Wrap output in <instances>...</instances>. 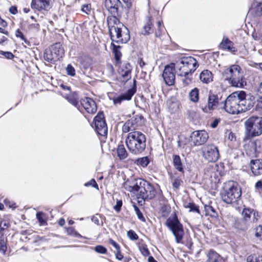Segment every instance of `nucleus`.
<instances>
[{
  "mask_svg": "<svg viewBox=\"0 0 262 262\" xmlns=\"http://www.w3.org/2000/svg\"><path fill=\"white\" fill-rule=\"evenodd\" d=\"M109 243L112 245L116 250H119L120 249V247L119 244L113 239H110Z\"/></svg>",
  "mask_w": 262,
  "mask_h": 262,
  "instance_id": "nucleus-61",
  "label": "nucleus"
},
{
  "mask_svg": "<svg viewBox=\"0 0 262 262\" xmlns=\"http://www.w3.org/2000/svg\"><path fill=\"white\" fill-rule=\"evenodd\" d=\"M150 162V160L148 157H144L142 158H138L136 160V163L140 165L143 167H146Z\"/></svg>",
  "mask_w": 262,
  "mask_h": 262,
  "instance_id": "nucleus-38",
  "label": "nucleus"
},
{
  "mask_svg": "<svg viewBox=\"0 0 262 262\" xmlns=\"http://www.w3.org/2000/svg\"><path fill=\"white\" fill-rule=\"evenodd\" d=\"M132 70V66L128 62L123 63L120 66L118 73L123 81L127 82L131 78Z\"/></svg>",
  "mask_w": 262,
  "mask_h": 262,
  "instance_id": "nucleus-20",
  "label": "nucleus"
},
{
  "mask_svg": "<svg viewBox=\"0 0 262 262\" xmlns=\"http://www.w3.org/2000/svg\"><path fill=\"white\" fill-rule=\"evenodd\" d=\"M9 12L12 14H16L17 13V8L16 6H12L9 8Z\"/></svg>",
  "mask_w": 262,
  "mask_h": 262,
  "instance_id": "nucleus-64",
  "label": "nucleus"
},
{
  "mask_svg": "<svg viewBox=\"0 0 262 262\" xmlns=\"http://www.w3.org/2000/svg\"><path fill=\"white\" fill-rule=\"evenodd\" d=\"M253 212V209L251 208H245L243 209L242 213L243 219L240 220V223L243 224V226L241 228L243 230H246L248 228L249 226V221Z\"/></svg>",
  "mask_w": 262,
  "mask_h": 262,
  "instance_id": "nucleus-21",
  "label": "nucleus"
},
{
  "mask_svg": "<svg viewBox=\"0 0 262 262\" xmlns=\"http://www.w3.org/2000/svg\"><path fill=\"white\" fill-rule=\"evenodd\" d=\"M117 156L120 160H124L127 157L128 154L123 144H119L117 149Z\"/></svg>",
  "mask_w": 262,
  "mask_h": 262,
  "instance_id": "nucleus-30",
  "label": "nucleus"
},
{
  "mask_svg": "<svg viewBox=\"0 0 262 262\" xmlns=\"http://www.w3.org/2000/svg\"><path fill=\"white\" fill-rule=\"evenodd\" d=\"M7 237L0 233V252L5 254L7 249Z\"/></svg>",
  "mask_w": 262,
  "mask_h": 262,
  "instance_id": "nucleus-36",
  "label": "nucleus"
},
{
  "mask_svg": "<svg viewBox=\"0 0 262 262\" xmlns=\"http://www.w3.org/2000/svg\"><path fill=\"white\" fill-rule=\"evenodd\" d=\"M221 97L210 91L208 95L207 102L201 101L199 106L204 113L211 114L215 110H222L221 107Z\"/></svg>",
  "mask_w": 262,
  "mask_h": 262,
  "instance_id": "nucleus-8",
  "label": "nucleus"
},
{
  "mask_svg": "<svg viewBox=\"0 0 262 262\" xmlns=\"http://www.w3.org/2000/svg\"><path fill=\"white\" fill-rule=\"evenodd\" d=\"M94 250L97 253L100 254H106L107 253L106 248L101 245L96 246L94 248Z\"/></svg>",
  "mask_w": 262,
  "mask_h": 262,
  "instance_id": "nucleus-44",
  "label": "nucleus"
},
{
  "mask_svg": "<svg viewBox=\"0 0 262 262\" xmlns=\"http://www.w3.org/2000/svg\"><path fill=\"white\" fill-rule=\"evenodd\" d=\"M175 66L172 63L169 65L165 66L163 72L162 76L165 81V83L169 85H172L175 80Z\"/></svg>",
  "mask_w": 262,
  "mask_h": 262,
  "instance_id": "nucleus-15",
  "label": "nucleus"
},
{
  "mask_svg": "<svg viewBox=\"0 0 262 262\" xmlns=\"http://www.w3.org/2000/svg\"><path fill=\"white\" fill-rule=\"evenodd\" d=\"M252 214H253L252 222L253 223H256L259 218L258 212L253 210V212Z\"/></svg>",
  "mask_w": 262,
  "mask_h": 262,
  "instance_id": "nucleus-60",
  "label": "nucleus"
},
{
  "mask_svg": "<svg viewBox=\"0 0 262 262\" xmlns=\"http://www.w3.org/2000/svg\"><path fill=\"white\" fill-rule=\"evenodd\" d=\"M55 54L57 56V58L59 60L63 57L64 54V50L62 47V45L60 43H56L50 47Z\"/></svg>",
  "mask_w": 262,
  "mask_h": 262,
  "instance_id": "nucleus-28",
  "label": "nucleus"
},
{
  "mask_svg": "<svg viewBox=\"0 0 262 262\" xmlns=\"http://www.w3.org/2000/svg\"><path fill=\"white\" fill-rule=\"evenodd\" d=\"M236 93L238 95L237 97L241 113L250 110L254 104V98L252 96L247 95L243 91H236Z\"/></svg>",
  "mask_w": 262,
  "mask_h": 262,
  "instance_id": "nucleus-11",
  "label": "nucleus"
},
{
  "mask_svg": "<svg viewBox=\"0 0 262 262\" xmlns=\"http://www.w3.org/2000/svg\"><path fill=\"white\" fill-rule=\"evenodd\" d=\"M244 140L251 139L262 135V117L252 116L245 122Z\"/></svg>",
  "mask_w": 262,
  "mask_h": 262,
  "instance_id": "nucleus-6",
  "label": "nucleus"
},
{
  "mask_svg": "<svg viewBox=\"0 0 262 262\" xmlns=\"http://www.w3.org/2000/svg\"><path fill=\"white\" fill-rule=\"evenodd\" d=\"M106 20L111 39L113 42H115L117 37H119L122 28L125 27L120 23L119 18L107 17Z\"/></svg>",
  "mask_w": 262,
  "mask_h": 262,
  "instance_id": "nucleus-10",
  "label": "nucleus"
},
{
  "mask_svg": "<svg viewBox=\"0 0 262 262\" xmlns=\"http://www.w3.org/2000/svg\"><path fill=\"white\" fill-rule=\"evenodd\" d=\"M174 64L178 75L186 77V80L189 81L190 79H187V77L189 74L191 75L199 66L196 59L191 56H183L179 59Z\"/></svg>",
  "mask_w": 262,
  "mask_h": 262,
  "instance_id": "nucleus-3",
  "label": "nucleus"
},
{
  "mask_svg": "<svg viewBox=\"0 0 262 262\" xmlns=\"http://www.w3.org/2000/svg\"><path fill=\"white\" fill-rule=\"evenodd\" d=\"M238 96L236 92H235L230 94L225 100H223L221 106L222 110H225L226 112L231 114H238L241 113Z\"/></svg>",
  "mask_w": 262,
  "mask_h": 262,
  "instance_id": "nucleus-9",
  "label": "nucleus"
},
{
  "mask_svg": "<svg viewBox=\"0 0 262 262\" xmlns=\"http://www.w3.org/2000/svg\"><path fill=\"white\" fill-rule=\"evenodd\" d=\"M122 206V200H117L116 202V204L114 206V209L117 212L120 211L121 207Z\"/></svg>",
  "mask_w": 262,
  "mask_h": 262,
  "instance_id": "nucleus-56",
  "label": "nucleus"
},
{
  "mask_svg": "<svg viewBox=\"0 0 262 262\" xmlns=\"http://www.w3.org/2000/svg\"><path fill=\"white\" fill-rule=\"evenodd\" d=\"M255 230V236L260 240H262V225L256 227Z\"/></svg>",
  "mask_w": 262,
  "mask_h": 262,
  "instance_id": "nucleus-48",
  "label": "nucleus"
},
{
  "mask_svg": "<svg viewBox=\"0 0 262 262\" xmlns=\"http://www.w3.org/2000/svg\"><path fill=\"white\" fill-rule=\"evenodd\" d=\"M127 236L132 240H137L138 238V235L132 230H130L127 232Z\"/></svg>",
  "mask_w": 262,
  "mask_h": 262,
  "instance_id": "nucleus-52",
  "label": "nucleus"
},
{
  "mask_svg": "<svg viewBox=\"0 0 262 262\" xmlns=\"http://www.w3.org/2000/svg\"><path fill=\"white\" fill-rule=\"evenodd\" d=\"M29 29L32 31H38L39 30V25L36 23L30 24L29 26Z\"/></svg>",
  "mask_w": 262,
  "mask_h": 262,
  "instance_id": "nucleus-59",
  "label": "nucleus"
},
{
  "mask_svg": "<svg viewBox=\"0 0 262 262\" xmlns=\"http://www.w3.org/2000/svg\"><path fill=\"white\" fill-rule=\"evenodd\" d=\"M81 10L85 14H89L91 12V5L84 4L82 5Z\"/></svg>",
  "mask_w": 262,
  "mask_h": 262,
  "instance_id": "nucleus-45",
  "label": "nucleus"
},
{
  "mask_svg": "<svg viewBox=\"0 0 262 262\" xmlns=\"http://www.w3.org/2000/svg\"><path fill=\"white\" fill-rule=\"evenodd\" d=\"M173 165L174 167L179 171L184 172V166L181 159L179 155L173 156Z\"/></svg>",
  "mask_w": 262,
  "mask_h": 262,
  "instance_id": "nucleus-29",
  "label": "nucleus"
},
{
  "mask_svg": "<svg viewBox=\"0 0 262 262\" xmlns=\"http://www.w3.org/2000/svg\"><path fill=\"white\" fill-rule=\"evenodd\" d=\"M247 262H262V256L255 254L249 255L247 258Z\"/></svg>",
  "mask_w": 262,
  "mask_h": 262,
  "instance_id": "nucleus-41",
  "label": "nucleus"
},
{
  "mask_svg": "<svg viewBox=\"0 0 262 262\" xmlns=\"http://www.w3.org/2000/svg\"><path fill=\"white\" fill-rule=\"evenodd\" d=\"M131 119L139 127L141 126L144 124V118L141 114L136 115Z\"/></svg>",
  "mask_w": 262,
  "mask_h": 262,
  "instance_id": "nucleus-39",
  "label": "nucleus"
},
{
  "mask_svg": "<svg viewBox=\"0 0 262 262\" xmlns=\"http://www.w3.org/2000/svg\"><path fill=\"white\" fill-rule=\"evenodd\" d=\"M204 210L206 215H209L212 217H216L218 216V214L215 208L210 205H205L204 206Z\"/></svg>",
  "mask_w": 262,
  "mask_h": 262,
  "instance_id": "nucleus-33",
  "label": "nucleus"
},
{
  "mask_svg": "<svg viewBox=\"0 0 262 262\" xmlns=\"http://www.w3.org/2000/svg\"><path fill=\"white\" fill-rule=\"evenodd\" d=\"M246 152L247 155L251 157H256L258 154H259L257 148H256L252 143H251V144H249L247 146L246 148Z\"/></svg>",
  "mask_w": 262,
  "mask_h": 262,
  "instance_id": "nucleus-34",
  "label": "nucleus"
},
{
  "mask_svg": "<svg viewBox=\"0 0 262 262\" xmlns=\"http://www.w3.org/2000/svg\"><path fill=\"white\" fill-rule=\"evenodd\" d=\"M80 104L81 105V107H80V109L81 110V112H82L83 108L88 113L94 114L97 110L96 102L91 98L85 97L81 99L80 100Z\"/></svg>",
  "mask_w": 262,
  "mask_h": 262,
  "instance_id": "nucleus-19",
  "label": "nucleus"
},
{
  "mask_svg": "<svg viewBox=\"0 0 262 262\" xmlns=\"http://www.w3.org/2000/svg\"><path fill=\"white\" fill-rule=\"evenodd\" d=\"M95 130L100 136H105L107 134V126L103 112H99L94 119Z\"/></svg>",
  "mask_w": 262,
  "mask_h": 262,
  "instance_id": "nucleus-12",
  "label": "nucleus"
},
{
  "mask_svg": "<svg viewBox=\"0 0 262 262\" xmlns=\"http://www.w3.org/2000/svg\"><path fill=\"white\" fill-rule=\"evenodd\" d=\"M111 46L113 47V53L114 54L116 64H119L120 62V58L122 55L119 50L120 47L115 45L113 42H112Z\"/></svg>",
  "mask_w": 262,
  "mask_h": 262,
  "instance_id": "nucleus-32",
  "label": "nucleus"
},
{
  "mask_svg": "<svg viewBox=\"0 0 262 262\" xmlns=\"http://www.w3.org/2000/svg\"><path fill=\"white\" fill-rule=\"evenodd\" d=\"M208 138V133L204 130L194 131L190 136L191 142L194 146L204 144L207 142Z\"/></svg>",
  "mask_w": 262,
  "mask_h": 262,
  "instance_id": "nucleus-16",
  "label": "nucleus"
},
{
  "mask_svg": "<svg viewBox=\"0 0 262 262\" xmlns=\"http://www.w3.org/2000/svg\"><path fill=\"white\" fill-rule=\"evenodd\" d=\"M100 217H101V215L100 214H96L95 215H93L92 217L91 220L96 225L99 226L100 225L99 218H100Z\"/></svg>",
  "mask_w": 262,
  "mask_h": 262,
  "instance_id": "nucleus-55",
  "label": "nucleus"
},
{
  "mask_svg": "<svg viewBox=\"0 0 262 262\" xmlns=\"http://www.w3.org/2000/svg\"><path fill=\"white\" fill-rule=\"evenodd\" d=\"M223 76L232 86L242 88L246 84L242 69L237 64H232L225 69Z\"/></svg>",
  "mask_w": 262,
  "mask_h": 262,
  "instance_id": "nucleus-2",
  "label": "nucleus"
},
{
  "mask_svg": "<svg viewBox=\"0 0 262 262\" xmlns=\"http://www.w3.org/2000/svg\"><path fill=\"white\" fill-rule=\"evenodd\" d=\"M122 30L120 32L119 37H117L115 39L116 42L118 43H125L130 39V34L128 29L125 27L122 28Z\"/></svg>",
  "mask_w": 262,
  "mask_h": 262,
  "instance_id": "nucleus-22",
  "label": "nucleus"
},
{
  "mask_svg": "<svg viewBox=\"0 0 262 262\" xmlns=\"http://www.w3.org/2000/svg\"><path fill=\"white\" fill-rule=\"evenodd\" d=\"M199 79L204 83H209L213 80V75L208 70H203L200 74Z\"/></svg>",
  "mask_w": 262,
  "mask_h": 262,
  "instance_id": "nucleus-26",
  "label": "nucleus"
},
{
  "mask_svg": "<svg viewBox=\"0 0 262 262\" xmlns=\"http://www.w3.org/2000/svg\"><path fill=\"white\" fill-rule=\"evenodd\" d=\"M36 219L38 221V222L41 224V225H45L46 224V222L44 219L45 216V213L42 212H38L36 213Z\"/></svg>",
  "mask_w": 262,
  "mask_h": 262,
  "instance_id": "nucleus-43",
  "label": "nucleus"
},
{
  "mask_svg": "<svg viewBox=\"0 0 262 262\" xmlns=\"http://www.w3.org/2000/svg\"><path fill=\"white\" fill-rule=\"evenodd\" d=\"M9 223L6 220H3L0 222V233L2 231H4L9 227Z\"/></svg>",
  "mask_w": 262,
  "mask_h": 262,
  "instance_id": "nucleus-46",
  "label": "nucleus"
},
{
  "mask_svg": "<svg viewBox=\"0 0 262 262\" xmlns=\"http://www.w3.org/2000/svg\"><path fill=\"white\" fill-rule=\"evenodd\" d=\"M203 156L209 162H215L220 157L219 150L214 144H208L203 149Z\"/></svg>",
  "mask_w": 262,
  "mask_h": 262,
  "instance_id": "nucleus-13",
  "label": "nucleus"
},
{
  "mask_svg": "<svg viewBox=\"0 0 262 262\" xmlns=\"http://www.w3.org/2000/svg\"><path fill=\"white\" fill-rule=\"evenodd\" d=\"M257 148L258 152H260L262 149V144L260 140H257L251 143Z\"/></svg>",
  "mask_w": 262,
  "mask_h": 262,
  "instance_id": "nucleus-49",
  "label": "nucleus"
},
{
  "mask_svg": "<svg viewBox=\"0 0 262 262\" xmlns=\"http://www.w3.org/2000/svg\"><path fill=\"white\" fill-rule=\"evenodd\" d=\"M55 53L51 48L46 49L43 54L44 59L48 62L54 63L56 61L59 60Z\"/></svg>",
  "mask_w": 262,
  "mask_h": 262,
  "instance_id": "nucleus-23",
  "label": "nucleus"
},
{
  "mask_svg": "<svg viewBox=\"0 0 262 262\" xmlns=\"http://www.w3.org/2000/svg\"><path fill=\"white\" fill-rule=\"evenodd\" d=\"M52 7V0H32L31 8L41 12L49 11Z\"/></svg>",
  "mask_w": 262,
  "mask_h": 262,
  "instance_id": "nucleus-17",
  "label": "nucleus"
},
{
  "mask_svg": "<svg viewBox=\"0 0 262 262\" xmlns=\"http://www.w3.org/2000/svg\"><path fill=\"white\" fill-rule=\"evenodd\" d=\"M136 92V80L134 79L133 86L132 88L128 90L125 93L121 94L113 98V101L114 104H120L124 100H129L132 99L133 96Z\"/></svg>",
  "mask_w": 262,
  "mask_h": 262,
  "instance_id": "nucleus-18",
  "label": "nucleus"
},
{
  "mask_svg": "<svg viewBox=\"0 0 262 262\" xmlns=\"http://www.w3.org/2000/svg\"><path fill=\"white\" fill-rule=\"evenodd\" d=\"M125 142L130 153L134 155H139L145 149L146 138L140 131L131 132L127 135Z\"/></svg>",
  "mask_w": 262,
  "mask_h": 262,
  "instance_id": "nucleus-1",
  "label": "nucleus"
},
{
  "mask_svg": "<svg viewBox=\"0 0 262 262\" xmlns=\"http://www.w3.org/2000/svg\"><path fill=\"white\" fill-rule=\"evenodd\" d=\"M84 186L85 187H89L90 186H92V187H93L98 189V185L97 184V183H96V181L95 180V179H92L90 181H89V182L85 183L84 184Z\"/></svg>",
  "mask_w": 262,
  "mask_h": 262,
  "instance_id": "nucleus-51",
  "label": "nucleus"
},
{
  "mask_svg": "<svg viewBox=\"0 0 262 262\" xmlns=\"http://www.w3.org/2000/svg\"><path fill=\"white\" fill-rule=\"evenodd\" d=\"M152 23L150 19H148L146 24L143 27V30L142 31V34L146 35H148L151 32V26Z\"/></svg>",
  "mask_w": 262,
  "mask_h": 262,
  "instance_id": "nucleus-40",
  "label": "nucleus"
},
{
  "mask_svg": "<svg viewBox=\"0 0 262 262\" xmlns=\"http://www.w3.org/2000/svg\"><path fill=\"white\" fill-rule=\"evenodd\" d=\"M0 54L4 56L6 58L11 59L14 57V55L10 52L0 51Z\"/></svg>",
  "mask_w": 262,
  "mask_h": 262,
  "instance_id": "nucleus-54",
  "label": "nucleus"
},
{
  "mask_svg": "<svg viewBox=\"0 0 262 262\" xmlns=\"http://www.w3.org/2000/svg\"><path fill=\"white\" fill-rule=\"evenodd\" d=\"M220 47L224 50L234 53L236 52L237 50L233 47V43L230 41L228 38L224 37L220 43Z\"/></svg>",
  "mask_w": 262,
  "mask_h": 262,
  "instance_id": "nucleus-25",
  "label": "nucleus"
},
{
  "mask_svg": "<svg viewBox=\"0 0 262 262\" xmlns=\"http://www.w3.org/2000/svg\"><path fill=\"white\" fill-rule=\"evenodd\" d=\"M259 161L258 160H252L250 162L251 170L254 176L260 174V172L258 171Z\"/></svg>",
  "mask_w": 262,
  "mask_h": 262,
  "instance_id": "nucleus-35",
  "label": "nucleus"
},
{
  "mask_svg": "<svg viewBox=\"0 0 262 262\" xmlns=\"http://www.w3.org/2000/svg\"><path fill=\"white\" fill-rule=\"evenodd\" d=\"M189 98L191 102H198L199 99V90L196 88L191 90L189 93Z\"/></svg>",
  "mask_w": 262,
  "mask_h": 262,
  "instance_id": "nucleus-31",
  "label": "nucleus"
},
{
  "mask_svg": "<svg viewBox=\"0 0 262 262\" xmlns=\"http://www.w3.org/2000/svg\"><path fill=\"white\" fill-rule=\"evenodd\" d=\"M221 195L222 200L226 203L237 205L241 199V188L236 183L229 182L224 186Z\"/></svg>",
  "mask_w": 262,
  "mask_h": 262,
  "instance_id": "nucleus-5",
  "label": "nucleus"
},
{
  "mask_svg": "<svg viewBox=\"0 0 262 262\" xmlns=\"http://www.w3.org/2000/svg\"><path fill=\"white\" fill-rule=\"evenodd\" d=\"M134 208L136 212V215L138 216V218L139 220L142 222H145L146 220L144 216H143L142 213L140 211V209L136 205H134Z\"/></svg>",
  "mask_w": 262,
  "mask_h": 262,
  "instance_id": "nucleus-42",
  "label": "nucleus"
},
{
  "mask_svg": "<svg viewBox=\"0 0 262 262\" xmlns=\"http://www.w3.org/2000/svg\"><path fill=\"white\" fill-rule=\"evenodd\" d=\"M67 73L71 76H74L75 75V70L71 64H68L66 68Z\"/></svg>",
  "mask_w": 262,
  "mask_h": 262,
  "instance_id": "nucleus-47",
  "label": "nucleus"
},
{
  "mask_svg": "<svg viewBox=\"0 0 262 262\" xmlns=\"http://www.w3.org/2000/svg\"><path fill=\"white\" fill-rule=\"evenodd\" d=\"M116 257L118 260H122L123 258V255L121 253L120 249L117 250V252L115 253Z\"/></svg>",
  "mask_w": 262,
  "mask_h": 262,
  "instance_id": "nucleus-63",
  "label": "nucleus"
},
{
  "mask_svg": "<svg viewBox=\"0 0 262 262\" xmlns=\"http://www.w3.org/2000/svg\"><path fill=\"white\" fill-rule=\"evenodd\" d=\"M165 226L172 232L177 243H181L184 235L183 226L174 213L166 221Z\"/></svg>",
  "mask_w": 262,
  "mask_h": 262,
  "instance_id": "nucleus-7",
  "label": "nucleus"
},
{
  "mask_svg": "<svg viewBox=\"0 0 262 262\" xmlns=\"http://www.w3.org/2000/svg\"><path fill=\"white\" fill-rule=\"evenodd\" d=\"M139 126L135 123L132 119L128 120L122 126V132L126 133L130 131L134 132L138 129Z\"/></svg>",
  "mask_w": 262,
  "mask_h": 262,
  "instance_id": "nucleus-27",
  "label": "nucleus"
},
{
  "mask_svg": "<svg viewBox=\"0 0 262 262\" xmlns=\"http://www.w3.org/2000/svg\"><path fill=\"white\" fill-rule=\"evenodd\" d=\"M182 181L180 179H176L174 180L172 183V185L173 187L176 188H178L181 185Z\"/></svg>",
  "mask_w": 262,
  "mask_h": 262,
  "instance_id": "nucleus-62",
  "label": "nucleus"
},
{
  "mask_svg": "<svg viewBox=\"0 0 262 262\" xmlns=\"http://www.w3.org/2000/svg\"><path fill=\"white\" fill-rule=\"evenodd\" d=\"M206 262H224L222 257L216 252L210 250L207 254Z\"/></svg>",
  "mask_w": 262,
  "mask_h": 262,
  "instance_id": "nucleus-24",
  "label": "nucleus"
},
{
  "mask_svg": "<svg viewBox=\"0 0 262 262\" xmlns=\"http://www.w3.org/2000/svg\"><path fill=\"white\" fill-rule=\"evenodd\" d=\"M69 101L73 105H74L75 107L77 108V109L80 111L81 112V110L80 109V106L78 103V102L77 100L74 98L73 99H69Z\"/></svg>",
  "mask_w": 262,
  "mask_h": 262,
  "instance_id": "nucleus-58",
  "label": "nucleus"
},
{
  "mask_svg": "<svg viewBox=\"0 0 262 262\" xmlns=\"http://www.w3.org/2000/svg\"><path fill=\"white\" fill-rule=\"evenodd\" d=\"M15 36L17 37H19L22 40L24 41L25 42L27 43L28 42L27 39L25 38V36L24 35L23 33L21 32V31L19 29H17L15 32Z\"/></svg>",
  "mask_w": 262,
  "mask_h": 262,
  "instance_id": "nucleus-53",
  "label": "nucleus"
},
{
  "mask_svg": "<svg viewBox=\"0 0 262 262\" xmlns=\"http://www.w3.org/2000/svg\"><path fill=\"white\" fill-rule=\"evenodd\" d=\"M105 7L111 14L108 17H115L118 18L121 16L120 9L122 7L121 2L119 0H105Z\"/></svg>",
  "mask_w": 262,
  "mask_h": 262,
  "instance_id": "nucleus-14",
  "label": "nucleus"
},
{
  "mask_svg": "<svg viewBox=\"0 0 262 262\" xmlns=\"http://www.w3.org/2000/svg\"><path fill=\"white\" fill-rule=\"evenodd\" d=\"M255 13L257 16L262 15V3H259L255 7Z\"/></svg>",
  "mask_w": 262,
  "mask_h": 262,
  "instance_id": "nucleus-50",
  "label": "nucleus"
},
{
  "mask_svg": "<svg viewBox=\"0 0 262 262\" xmlns=\"http://www.w3.org/2000/svg\"><path fill=\"white\" fill-rule=\"evenodd\" d=\"M139 249L141 253L143 256H147L149 255L150 253L147 247L143 246L140 247Z\"/></svg>",
  "mask_w": 262,
  "mask_h": 262,
  "instance_id": "nucleus-57",
  "label": "nucleus"
},
{
  "mask_svg": "<svg viewBox=\"0 0 262 262\" xmlns=\"http://www.w3.org/2000/svg\"><path fill=\"white\" fill-rule=\"evenodd\" d=\"M184 206L185 208L189 209V212H196L198 214H200L199 206L196 205L194 203L189 202L188 203H185Z\"/></svg>",
  "mask_w": 262,
  "mask_h": 262,
  "instance_id": "nucleus-37",
  "label": "nucleus"
},
{
  "mask_svg": "<svg viewBox=\"0 0 262 262\" xmlns=\"http://www.w3.org/2000/svg\"><path fill=\"white\" fill-rule=\"evenodd\" d=\"M128 190L130 192L139 191L138 199L148 201L154 199L156 194L154 186L148 182L141 179L136 180L133 186H129Z\"/></svg>",
  "mask_w": 262,
  "mask_h": 262,
  "instance_id": "nucleus-4",
  "label": "nucleus"
}]
</instances>
